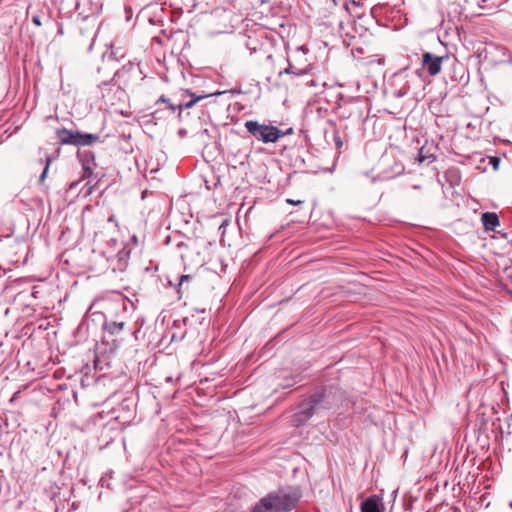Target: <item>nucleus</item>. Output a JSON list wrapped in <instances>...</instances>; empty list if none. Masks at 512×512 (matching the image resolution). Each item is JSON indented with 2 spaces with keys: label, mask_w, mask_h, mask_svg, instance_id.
Here are the masks:
<instances>
[{
  "label": "nucleus",
  "mask_w": 512,
  "mask_h": 512,
  "mask_svg": "<svg viewBox=\"0 0 512 512\" xmlns=\"http://www.w3.org/2000/svg\"><path fill=\"white\" fill-rule=\"evenodd\" d=\"M447 59L448 56H437L430 52H424L422 54V67L430 76H436L441 71L443 61Z\"/></svg>",
  "instance_id": "0eeeda50"
},
{
  "label": "nucleus",
  "mask_w": 512,
  "mask_h": 512,
  "mask_svg": "<svg viewBox=\"0 0 512 512\" xmlns=\"http://www.w3.org/2000/svg\"><path fill=\"white\" fill-rule=\"evenodd\" d=\"M77 185H78V183H77V182H72V183L70 184V186H69V189H75V188H77Z\"/></svg>",
  "instance_id": "393cba45"
},
{
  "label": "nucleus",
  "mask_w": 512,
  "mask_h": 512,
  "mask_svg": "<svg viewBox=\"0 0 512 512\" xmlns=\"http://www.w3.org/2000/svg\"><path fill=\"white\" fill-rule=\"evenodd\" d=\"M31 20L33 24H35L38 27L42 25L41 16L39 14L32 15Z\"/></svg>",
  "instance_id": "6ab92c4d"
},
{
  "label": "nucleus",
  "mask_w": 512,
  "mask_h": 512,
  "mask_svg": "<svg viewBox=\"0 0 512 512\" xmlns=\"http://www.w3.org/2000/svg\"><path fill=\"white\" fill-rule=\"evenodd\" d=\"M461 180L462 177L460 170L456 167H450L444 172L442 180L440 181L442 182L443 187H446L447 189H454L460 186Z\"/></svg>",
  "instance_id": "1a4fd4ad"
},
{
  "label": "nucleus",
  "mask_w": 512,
  "mask_h": 512,
  "mask_svg": "<svg viewBox=\"0 0 512 512\" xmlns=\"http://www.w3.org/2000/svg\"><path fill=\"white\" fill-rule=\"evenodd\" d=\"M165 104L166 108L170 111V105H176L177 103H172L171 100L164 95L160 96L156 101V105Z\"/></svg>",
  "instance_id": "f3484780"
},
{
  "label": "nucleus",
  "mask_w": 512,
  "mask_h": 512,
  "mask_svg": "<svg viewBox=\"0 0 512 512\" xmlns=\"http://www.w3.org/2000/svg\"><path fill=\"white\" fill-rule=\"evenodd\" d=\"M379 168L382 180L393 179L401 175L405 170L403 163L389 153H384L381 156L379 160Z\"/></svg>",
  "instance_id": "39448f33"
},
{
  "label": "nucleus",
  "mask_w": 512,
  "mask_h": 512,
  "mask_svg": "<svg viewBox=\"0 0 512 512\" xmlns=\"http://www.w3.org/2000/svg\"><path fill=\"white\" fill-rule=\"evenodd\" d=\"M244 126L256 140L263 143H275L284 135L292 132L291 128L284 132L276 126L261 124L254 120L246 121Z\"/></svg>",
  "instance_id": "7ed1b4c3"
},
{
  "label": "nucleus",
  "mask_w": 512,
  "mask_h": 512,
  "mask_svg": "<svg viewBox=\"0 0 512 512\" xmlns=\"http://www.w3.org/2000/svg\"><path fill=\"white\" fill-rule=\"evenodd\" d=\"M213 178H215V177L213 176ZM213 180H214V179L206 180L207 188H208V189H210V188L212 187V186H210V184H209V183H210V182H212Z\"/></svg>",
  "instance_id": "a878e982"
},
{
  "label": "nucleus",
  "mask_w": 512,
  "mask_h": 512,
  "mask_svg": "<svg viewBox=\"0 0 512 512\" xmlns=\"http://www.w3.org/2000/svg\"><path fill=\"white\" fill-rule=\"evenodd\" d=\"M488 161V163L492 166V169L496 171L499 168L500 158L496 156H488L487 158H483L482 162Z\"/></svg>",
  "instance_id": "dca6fc26"
},
{
  "label": "nucleus",
  "mask_w": 512,
  "mask_h": 512,
  "mask_svg": "<svg viewBox=\"0 0 512 512\" xmlns=\"http://www.w3.org/2000/svg\"><path fill=\"white\" fill-rule=\"evenodd\" d=\"M341 399L340 393L332 387H324L315 391L307 401L302 402L293 416L296 426L305 424L320 410L333 408Z\"/></svg>",
  "instance_id": "f257e3e1"
},
{
  "label": "nucleus",
  "mask_w": 512,
  "mask_h": 512,
  "mask_svg": "<svg viewBox=\"0 0 512 512\" xmlns=\"http://www.w3.org/2000/svg\"><path fill=\"white\" fill-rule=\"evenodd\" d=\"M310 85H311V86H317V83H316V81H315V80H311V81H310Z\"/></svg>",
  "instance_id": "bb28decb"
},
{
  "label": "nucleus",
  "mask_w": 512,
  "mask_h": 512,
  "mask_svg": "<svg viewBox=\"0 0 512 512\" xmlns=\"http://www.w3.org/2000/svg\"><path fill=\"white\" fill-rule=\"evenodd\" d=\"M128 256H129V252L126 251L125 249H122L121 251L118 252V257H119L120 260H124Z\"/></svg>",
  "instance_id": "aec40b11"
},
{
  "label": "nucleus",
  "mask_w": 512,
  "mask_h": 512,
  "mask_svg": "<svg viewBox=\"0 0 512 512\" xmlns=\"http://www.w3.org/2000/svg\"><path fill=\"white\" fill-rule=\"evenodd\" d=\"M481 222L485 231H495L500 225L499 217L495 212L482 213Z\"/></svg>",
  "instance_id": "ddd939ff"
},
{
  "label": "nucleus",
  "mask_w": 512,
  "mask_h": 512,
  "mask_svg": "<svg viewBox=\"0 0 512 512\" xmlns=\"http://www.w3.org/2000/svg\"><path fill=\"white\" fill-rule=\"evenodd\" d=\"M78 156L82 162V167L84 171L83 178L80 180L86 181L85 185L80 188L81 191L85 189L86 186H88L85 190V192H92V189L94 188L91 186V183L96 181V176L93 175V169L96 167L95 158L94 155L90 151H83L78 152Z\"/></svg>",
  "instance_id": "423d86ee"
},
{
  "label": "nucleus",
  "mask_w": 512,
  "mask_h": 512,
  "mask_svg": "<svg viewBox=\"0 0 512 512\" xmlns=\"http://www.w3.org/2000/svg\"><path fill=\"white\" fill-rule=\"evenodd\" d=\"M56 137L62 145L91 146L99 141L96 134L74 132L65 128L56 131Z\"/></svg>",
  "instance_id": "20e7f679"
},
{
  "label": "nucleus",
  "mask_w": 512,
  "mask_h": 512,
  "mask_svg": "<svg viewBox=\"0 0 512 512\" xmlns=\"http://www.w3.org/2000/svg\"><path fill=\"white\" fill-rule=\"evenodd\" d=\"M435 160V157L432 154H429L425 151V147H421L418 152V162L419 163H427L430 164Z\"/></svg>",
  "instance_id": "2eb2a0df"
},
{
  "label": "nucleus",
  "mask_w": 512,
  "mask_h": 512,
  "mask_svg": "<svg viewBox=\"0 0 512 512\" xmlns=\"http://www.w3.org/2000/svg\"><path fill=\"white\" fill-rule=\"evenodd\" d=\"M218 182H219V179H217V182H213L215 188L217 187Z\"/></svg>",
  "instance_id": "c85d7f7f"
},
{
  "label": "nucleus",
  "mask_w": 512,
  "mask_h": 512,
  "mask_svg": "<svg viewBox=\"0 0 512 512\" xmlns=\"http://www.w3.org/2000/svg\"><path fill=\"white\" fill-rule=\"evenodd\" d=\"M300 499V493L291 489H279L268 493L255 503L251 512H290Z\"/></svg>",
  "instance_id": "f03ea898"
},
{
  "label": "nucleus",
  "mask_w": 512,
  "mask_h": 512,
  "mask_svg": "<svg viewBox=\"0 0 512 512\" xmlns=\"http://www.w3.org/2000/svg\"><path fill=\"white\" fill-rule=\"evenodd\" d=\"M305 51L303 47L297 48L296 52L288 59V67L285 69V73L294 74L296 76L303 75L308 72L309 64H304L303 66H297L295 64V60L297 56H304Z\"/></svg>",
  "instance_id": "9d476101"
},
{
  "label": "nucleus",
  "mask_w": 512,
  "mask_h": 512,
  "mask_svg": "<svg viewBox=\"0 0 512 512\" xmlns=\"http://www.w3.org/2000/svg\"><path fill=\"white\" fill-rule=\"evenodd\" d=\"M361 512H382L380 505L375 497H368L361 503Z\"/></svg>",
  "instance_id": "4468645a"
},
{
  "label": "nucleus",
  "mask_w": 512,
  "mask_h": 512,
  "mask_svg": "<svg viewBox=\"0 0 512 512\" xmlns=\"http://www.w3.org/2000/svg\"><path fill=\"white\" fill-rule=\"evenodd\" d=\"M132 65H126L121 70H118L113 77L114 84L117 83L122 89L128 88L132 83Z\"/></svg>",
  "instance_id": "f8f14e48"
},
{
  "label": "nucleus",
  "mask_w": 512,
  "mask_h": 512,
  "mask_svg": "<svg viewBox=\"0 0 512 512\" xmlns=\"http://www.w3.org/2000/svg\"><path fill=\"white\" fill-rule=\"evenodd\" d=\"M189 280H191V276L190 275H182L180 277L179 285L181 286L184 282L189 281Z\"/></svg>",
  "instance_id": "4be33fe9"
},
{
  "label": "nucleus",
  "mask_w": 512,
  "mask_h": 512,
  "mask_svg": "<svg viewBox=\"0 0 512 512\" xmlns=\"http://www.w3.org/2000/svg\"><path fill=\"white\" fill-rule=\"evenodd\" d=\"M334 142L337 148H340L342 146V140L338 134L334 135Z\"/></svg>",
  "instance_id": "412c9836"
},
{
  "label": "nucleus",
  "mask_w": 512,
  "mask_h": 512,
  "mask_svg": "<svg viewBox=\"0 0 512 512\" xmlns=\"http://www.w3.org/2000/svg\"><path fill=\"white\" fill-rule=\"evenodd\" d=\"M108 221H109V222H114V221H115L114 216H110V217L108 218Z\"/></svg>",
  "instance_id": "cd10ccee"
},
{
  "label": "nucleus",
  "mask_w": 512,
  "mask_h": 512,
  "mask_svg": "<svg viewBox=\"0 0 512 512\" xmlns=\"http://www.w3.org/2000/svg\"><path fill=\"white\" fill-rule=\"evenodd\" d=\"M50 162H51L50 158H49V157H47V158H46V165H45V168L43 169V171H42V173H41V175H40V178H39V181H40V182H42V181L45 179L46 174H47V171H48V169H49Z\"/></svg>",
  "instance_id": "a211bd4d"
},
{
  "label": "nucleus",
  "mask_w": 512,
  "mask_h": 512,
  "mask_svg": "<svg viewBox=\"0 0 512 512\" xmlns=\"http://www.w3.org/2000/svg\"><path fill=\"white\" fill-rule=\"evenodd\" d=\"M336 4V0H332Z\"/></svg>",
  "instance_id": "c756f323"
},
{
  "label": "nucleus",
  "mask_w": 512,
  "mask_h": 512,
  "mask_svg": "<svg viewBox=\"0 0 512 512\" xmlns=\"http://www.w3.org/2000/svg\"><path fill=\"white\" fill-rule=\"evenodd\" d=\"M286 201H287V203H289V204H301V203H303V201H302V200H297V201H295V200H292V199H287Z\"/></svg>",
  "instance_id": "5701e85b"
},
{
  "label": "nucleus",
  "mask_w": 512,
  "mask_h": 512,
  "mask_svg": "<svg viewBox=\"0 0 512 512\" xmlns=\"http://www.w3.org/2000/svg\"><path fill=\"white\" fill-rule=\"evenodd\" d=\"M160 113H161V110L157 109V110L154 111L153 115H154V117L161 118V116H158Z\"/></svg>",
  "instance_id": "b1692460"
},
{
  "label": "nucleus",
  "mask_w": 512,
  "mask_h": 512,
  "mask_svg": "<svg viewBox=\"0 0 512 512\" xmlns=\"http://www.w3.org/2000/svg\"><path fill=\"white\" fill-rule=\"evenodd\" d=\"M220 94H221V92H217L214 94H210V96L220 95ZM188 95L191 97V100H189L187 102H179L176 105H170V114H174V113H176V111H178V117H179V119H181L182 111L184 109H189L192 106H194L195 103H197L198 101L209 97V95H207V94L195 95L194 93H188Z\"/></svg>",
  "instance_id": "6e6552de"
},
{
  "label": "nucleus",
  "mask_w": 512,
  "mask_h": 512,
  "mask_svg": "<svg viewBox=\"0 0 512 512\" xmlns=\"http://www.w3.org/2000/svg\"><path fill=\"white\" fill-rule=\"evenodd\" d=\"M125 328L126 322L124 320H115L108 317H105L102 324L104 333L108 334L109 336H119L125 331Z\"/></svg>",
  "instance_id": "9b49d317"
}]
</instances>
